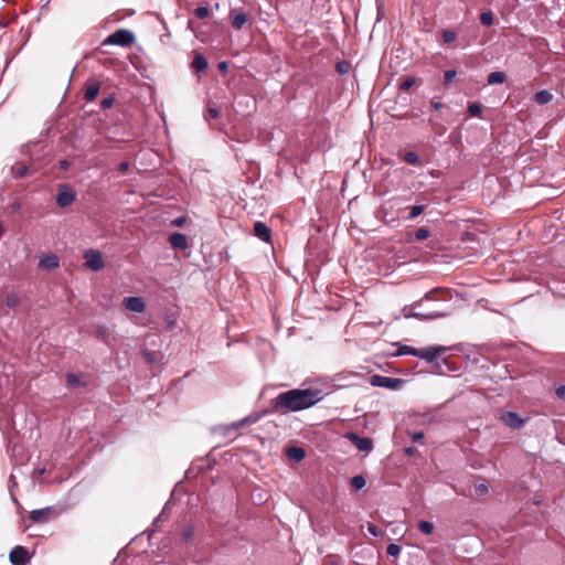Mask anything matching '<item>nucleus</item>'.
<instances>
[{
	"instance_id": "obj_34",
	"label": "nucleus",
	"mask_w": 565,
	"mask_h": 565,
	"mask_svg": "<svg viewBox=\"0 0 565 565\" xmlns=\"http://www.w3.org/2000/svg\"><path fill=\"white\" fill-rule=\"evenodd\" d=\"M429 235H430L429 231L425 227H420L415 232V238L417 241H424V239L428 238Z\"/></svg>"
},
{
	"instance_id": "obj_17",
	"label": "nucleus",
	"mask_w": 565,
	"mask_h": 565,
	"mask_svg": "<svg viewBox=\"0 0 565 565\" xmlns=\"http://www.w3.org/2000/svg\"><path fill=\"white\" fill-rule=\"evenodd\" d=\"M99 89H100V85L98 82H96V81L89 82L85 88V94H84L86 102H93L97 97Z\"/></svg>"
},
{
	"instance_id": "obj_26",
	"label": "nucleus",
	"mask_w": 565,
	"mask_h": 565,
	"mask_svg": "<svg viewBox=\"0 0 565 565\" xmlns=\"http://www.w3.org/2000/svg\"><path fill=\"white\" fill-rule=\"evenodd\" d=\"M480 22L481 24L486 25V26H490L493 24V14L491 11H483L481 14H480Z\"/></svg>"
},
{
	"instance_id": "obj_32",
	"label": "nucleus",
	"mask_w": 565,
	"mask_h": 565,
	"mask_svg": "<svg viewBox=\"0 0 565 565\" xmlns=\"http://www.w3.org/2000/svg\"><path fill=\"white\" fill-rule=\"evenodd\" d=\"M456 75H457V72H456V71H454V70H448V71H446V72L444 73V79H445V81H444V85H445L446 87H448V86H449V84L452 82V79L456 77Z\"/></svg>"
},
{
	"instance_id": "obj_21",
	"label": "nucleus",
	"mask_w": 565,
	"mask_h": 565,
	"mask_svg": "<svg viewBox=\"0 0 565 565\" xmlns=\"http://www.w3.org/2000/svg\"><path fill=\"white\" fill-rule=\"evenodd\" d=\"M552 98H553V95L546 89H542L534 95V100L539 105H545V104L550 103L552 100Z\"/></svg>"
},
{
	"instance_id": "obj_8",
	"label": "nucleus",
	"mask_w": 565,
	"mask_h": 565,
	"mask_svg": "<svg viewBox=\"0 0 565 565\" xmlns=\"http://www.w3.org/2000/svg\"><path fill=\"white\" fill-rule=\"evenodd\" d=\"M9 559L12 565H25L29 559V553L25 547L17 545L11 550Z\"/></svg>"
},
{
	"instance_id": "obj_51",
	"label": "nucleus",
	"mask_w": 565,
	"mask_h": 565,
	"mask_svg": "<svg viewBox=\"0 0 565 565\" xmlns=\"http://www.w3.org/2000/svg\"><path fill=\"white\" fill-rule=\"evenodd\" d=\"M218 67H220V70H221V71H226V70H227V64H226V62H221V63L218 64Z\"/></svg>"
},
{
	"instance_id": "obj_49",
	"label": "nucleus",
	"mask_w": 565,
	"mask_h": 565,
	"mask_svg": "<svg viewBox=\"0 0 565 565\" xmlns=\"http://www.w3.org/2000/svg\"><path fill=\"white\" fill-rule=\"evenodd\" d=\"M423 438H424L423 433H416L413 435V440H415V441H420Z\"/></svg>"
},
{
	"instance_id": "obj_22",
	"label": "nucleus",
	"mask_w": 565,
	"mask_h": 565,
	"mask_svg": "<svg viewBox=\"0 0 565 565\" xmlns=\"http://www.w3.org/2000/svg\"><path fill=\"white\" fill-rule=\"evenodd\" d=\"M287 456L290 458V459H294V460H297V461H300L302 460L305 457H306V451L303 448L301 447H290L288 450H287Z\"/></svg>"
},
{
	"instance_id": "obj_54",
	"label": "nucleus",
	"mask_w": 565,
	"mask_h": 565,
	"mask_svg": "<svg viewBox=\"0 0 565 565\" xmlns=\"http://www.w3.org/2000/svg\"><path fill=\"white\" fill-rule=\"evenodd\" d=\"M10 481H11V483H14V477L13 476H10Z\"/></svg>"
},
{
	"instance_id": "obj_33",
	"label": "nucleus",
	"mask_w": 565,
	"mask_h": 565,
	"mask_svg": "<svg viewBox=\"0 0 565 565\" xmlns=\"http://www.w3.org/2000/svg\"><path fill=\"white\" fill-rule=\"evenodd\" d=\"M387 555L388 556H393V557H396L399 555L401 553V546L395 544V543H391L388 546H387Z\"/></svg>"
},
{
	"instance_id": "obj_38",
	"label": "nucleus",
	"mask_w": 565,
	"mask_h": 565,
	"mask_svg": "<svg viewBox=\"0 0 565 565\" xmlns=\"http://www.w3.org/2000/svg\"><path fill=\"white\" fill-rule=\"evenodd\" d=\"M349 68H350V64L345 61H342V62H338L337 63V72L339 74H345L349 72Z\"/></svg>"
},
{
	"instance_id": "obj_14",
	"label": "nucleus",
	"mask_w": 565,
	"mask_h": 565,
	"mask_svg": "<svg viewBox=\"0 0 565 565\" xmlns=\"http://www.w3.org/2000/svg\"><path fill=\"white\" fill-rule=\"evenodd\" d=\"M171 247L184 250L189 247L186 236L182 233L175 232L169 236Z\"/></svg>"
},
{
	"instance_id": "obj_4",
	"label": "nucleus",
	"mask_w": 565,
	"mask_h": 565,
	"mask_svg": "<svg viewBox=\"0 0 565 565\" xmlns=\"http://www.w3.org/2000/svg\"><path fill=\"white\" fill-rule=\"evenodd\" d=\"M135 40L134 34L128 30H118L110 34L106 40L105 44H114V45H121L127 46L131 44Z\"/></svg>"
},
{
	"instance_id": "obj_24",
	"label": "nucleus",
	"mask_w": 565,
	"mask_h": 565,
	"mask_svg": "<svg viewBox=\"0 0 565 565\" xmlns=\"http://www.w3.org/2000/svg\"><path fill=\"white\" fill-rule=\"evenodd\" d=\"M426 204H417V205H413L412 207H409V214H408V220H414L416 218L417 216H419L424 210L426 209Z\"/></svg>"
},
{
	"instance_id": "obj_23",
	"label": "nucleus",
	"mask_w": 565,
	"mask_h": 565,
	"mask_svg": "<svg viewBox=\"0 0 565 565\" xmlns=\"http://www.w3.org/2000/svg\"><path fill=\"white\" fill-rule=\"evenodd\" d=\"M365 483H366L365 478L361 475L354 476L350 480V484H351L352 489H354V490L363 489L365 487Z\"/></svg>"
},
{
	"instance_id": "obj_42",
	"label": "nucleus",
	"mask_w": 565,
	"mask_h": 565,
	"mask_svg": "<svg viewBox=\"0 0 565 565\" xmlns=\"http://www.w3.org/2000/svg\"><path fill=\"white\" fill-rule=\"evenodd\" d=\"M114 99L111 97H106L102 100V108L108 109L113 106Z\"/></svg>"
},
{
	"instance_id": "obj_18",
	"label": "nucleus",
	"mask_w": 565,
	"mask_h": 565,
	"mask_svg": "<svg viewBox=\"0 0 565 565\" xmlns=\"http://www.w3.org/2000/svg\"><path fill=\"white\" fill-rule=\"evenodd\" d=\"M122 303L130 311L141 312V297H126Z\"/></svg>"
},
{
	"instance_id": "obj_35",
	"label": "nucleus",
	"mask_w": 565,
	"mask_h": 565,
	"mask_svg": "<svg viewBox=\"0 0 565 565\" xmlns=\"http://www.w3.org/2000/svg\"><path fill=\"white\" fill-rule=\"evenodd\" d=\"M194 14L199 19H205L209 17V9L205 6H200L195 9Z\"/></svg>"
},
{
	"instance_id": "obj_28",
	"label": "nucleus",
	"mask_w": 565,
	"mask_h": 565,
	"mask_svg": "<svg viewBox=\"0 0 565 565\" xmlns=\"http://www.w3.org/2000/svg\"><path fill=\"white\" fill-rule=\"evenodd\" d=\"M417 353H418V349H415V348L409 347V345H402V347H399V349L397 351V355L409 354V355L417 356Z\"/></svg>"
},
{
	"instance_id": "obj_10",
	"label": "nucleus",
	"mask_w": 565,
	"mask_h": 565,
	"mask_svg": "<svg viewBox=\"0 0 565 565\" xmlns=\"http://www.w3.org/2000/svg\"><path fill=\"white\" fill-rule=\"evenodd\" d=\"M500 419L510 428L518 429L522 427L524 420L515 412H503Z\"/></svg>"
},
{
	"instance_id": "obj_50",
	"label": "nucleus",
	"mask_w": 565,
	"mask_h": 565,
	"mask_svg": "<svg viewBox=\"0 0 565 565\" xmlns=\"http://www.w3.org/2000/svg\"><path fill=\"white\" fill-rule=\"evenodd\" d=\"M128 168H129L128 162H121L120 166H119V170L121 172H126L128 170Z\"/></svg>"
},
{
	"instance_id": "obj_37",
	"label": "nucleus",
	"mask_w": 565,
	"mask_h": 565,
	"mask_svg": "<svg viewBox=\"0 0 565 565\" xmlns=\"http://www.w3.org/2000/svg\"><path fill=\"white\" fill-rule=\"evenodd\" d=\"M456 39V33L450 30H444L443 31V40L445 43H451Z\"/></svg>"
},
{
	"instance_id": "obj_20",
	"label": "nucleus",
	"mask_w": 565,
	"mask_h": 565,
	"mask_svg": "<svg viewBox=\"0 0 565 565\" xmlns=\"http://www.w3.org/2000/svg\"><path fill=\"white\" fill-rule=\"evenodd\" d=\"M192 67L196 72H203L207 67V61L202 54H196L192 61Z\"/></svg>"
},
{
	"instance_id": "obj_5",
	"label": "nucleus",
	"mask_w": 565,
	"mask_h": 565,
	"mask_svg": "<svg viewBox=\"0 0 565 565\" xmlns=\"http://www.w3.org/2000/svg\"><path fill=\"white\" fill-rule=\"evenodd\" d=\"M84 260L85 266L93 271H98L104 267L102 253L97 249H87L84 253Z\"/></svg>"
},
{
	"instance_id": "obj_53",
	"label": "nucleus",
	"mask_w": 565,
	"mask_h": 565,
	"mask_svg": "<svg viewBox=\"0 0 565 565\" xmlns=\"http://www.w3.org/2000/svg\"><path fill=\"white\" fill-rule=\"evenodd\" d=\"M67 166H68L67 161H62V167L63 168H67Z\"/></svg>"
},
{
	"instance_id": "obj_19",
	"label": "nucleus",
	"mask_w": 565,
	"mask_h": 565,
	"mask_svg": "<svg viewBox=\"0 0 565 565\" xmlns=\"http://www.w3.org/2000/svg\"><path fill=\"white\" fill-rule=\"evenodd\" d=\"M507 81V75L503 72H491L487 77L489 85L503 84Z\"/></svg>"
},
{
	"instance_id": "obj_25",
	"label": "nucleus",
	"mask_w": 565,
	"mask_h": 565,
	"mask_svg": "<svg viewBox=\"0 0 565 565\" xmlns=\"http://www.w3.org/2000/svg\"><path fill=\"white\" fill-rule=\"evenodd\" d=\"M418 530L426 535H429L434 531V524L429 521H420L418 523Z\"/></svg>"
},
{
	"instance_id": "obj_7",
	"label": "nucleus",
	"mask_w": 565,
	"mask_h": 565,
	"mask_svg": "<svg viewBox=\"0 0 565 565\" xmlns=\"http://www.w3.org/2000/svg\"><path fill=\"white\" fill-rule=\"evenodd\" d=\"M347 438L360 450L370 452L373 449V440L369 437H361L355 433H349Z\"/></svg>"
},
{
	"instance_id": "obj_41",
	"label": "nucleus",
	"mask_w": 565,
	"mask_h": 565,
	"mask_svg": "<svg viewBox=\"0 0 565 565\" xmlns=\"http://www.w3.org/2000/svg\"><path fill=\"white\" fill-rule=\"evenodd\" d=\"M555 394L559 399L565 401V385H556Z\"/></svg>"
},
{
	"instance_id": "obj_43",
	"label": "nucleus",
	"mask_w": 565,
	"mask_h": 565,
	"mask_svg": "<svg viewBox=\"0 0 565 565\" xmlns=\"http://www.w3.org/2000/svg\"><path fill=\"white\" fill-rule=\"evenodd\" d=\"M185 224V217L180 216L171 221V225L175 227H181Z\"/></svg>"
},
{
	"instance_id": "obj_46",
	"label": "nucleus",
	"mask_w": 565,
	"mask_h": 565,
	"mask_svg": "<svg viewBox=\"0 0 565 565\" xmlns=\"http://www.w3.org/2000/svg\"><path fill=\"white\" fill-rule=\"evenodd\" d=\"M28 170H29V169H28V167H25V166L19 167V168L17 169V171H15V174H17V177H19V178H22V177H24V175H26V174H28Z\"/></svg>"
},
{
	"instance_id": "obj_30",
	"label": "nucleus",
	"mask_w": 565,
	"mask_h": 565,
	"mask_svg": "<svg viewBox=\"0 0 565 565\" xmlns=\"http://www.w3.org/2000/svg\"><path fill=\"white\" fill-rule=\"evenodd\" d=\"M404 161L408 164H417L419 162V158L416 152L408 151L404 154Z\"/></svg>"
},
{
	"instance_id": "obj_12",
	"label": "nucleus",
	"mask_w": 565,
	"mask_h": 565,
	"mask_svg": "<svg viewBox=\"0 0 565 565\" xmlns=\"http://www.w3.org/2000/svg\"><path fill=\"white\" fill-rule=\"evenodd\" d=\"M230 20H231V25L235 30H241L247 23L248 17H247V14H245L244 12H242L238 9H232L230 11Z\"/></svg>"
},
{
	"instance_id": "obj_48",
	"label": "nucleus",
	"mask_w": 565,
	"mask_h": 565,
	"mask_svg": "<svg viewBox=\"0 0 565 565\" xmlns=\"http://www.w3.org/2000/svg\"><path fill=\"white\" fill-rule=\"evenodd\" d=\"M431 106L435 110H440L444 107V105L437 100H431Z\"/></svg>"
},
{
	"instance_id": "obj_9",
	"label": "nucleus",
	"mask_w": 565,
	"mask_h": 565,
	"mask_svg": "<svg viewBox=\"0 0 565 565\" xmlns=\"http://www.w3.org/2000/svg\"><path fill=\"white\" fill-rule=\"evenodd\" d=\"M443 352H445L444 347H429L426 349H418L417 358L431 363L436 361Z\"/></svg>"
},
{
	"instance_id": "obj_13",
	"label": "nucleus",
	"mask_w": 565,
	"mask_h": 565,
	"mask_svg": "<svg viewBox=\"0 0 565 565\" xmlns=\"http://www.w3.org/2000/svg\"><path fill=\"white\" fill-rule=\"evenodd\" d=\"M58 257L53 253L42 255L39 260V267L45 270H52L58 267Z\"/></svg>"
},
{
	"instance_id": "obj_3",
	"label": "nucleus",
	"mask_w": 565,
	"mask_h": 565,
	"mask_svg": "<svg viewBox=\"0 0 565 565\" xmlns=\"http://www.w3.org/2000/svg\"><path fill=\"white\" fill-rule=\"evenodd\" d=\"M370 383L375 387H384L388 390H399L405 381L403 379L383 376L380 374L372 375L370 379Z\"/></svg>"
},
{
	"instance_id": "obj_40",
	"label": "nucleus",
	"mask_w": 565,
	"mask_h": 565,
	"mask_svg": "<svg viewBox=\"0 0 565 565\" xmlns=\"http://www.w3.org/2000/svg\"><path fill=\"white\" fill-rule=\"evenodd\" d=\"M441 316L443 315L437 313V312H433V313H428V315H423V313L416 312V313L412 315V317H417V318H423V319H436Z\"/></svg>"
},
{
	"instance_id": "obj_16",
	"label": "nucleus",
	"mask_w": 565,
	"mask_h": 565,
	"mask_svg": "<svg viewBox=\"0 0 565 565\" xmlns=\"http://www.w3.org/2000/svg\"><path fill=\"white\" fill-rule=\"evenodd\" d=\"M254 234L256 237L264 242H268L270 238V230L268 226L263 222H256L254 224Z\"/></svg>"
},
{
	"instance_id": "obj_15",
	"label": "nucleus",
	"mask_w": 565,
	"mask_h": 565,
	"mask_svg": "<svg viewBox=\"0 0 565 565\" xmlns=\"http://www.w3.org/2000/svg\"><path fill=\"white\" fill-rule=\"evenodd\" d=\"M259 418H260V415L257 413L249 414L248 416H246L237 422L232 423V425L230 427L237 430L244 426H249V425L257 423L259 420Z\"/></svg>"
},
{
	"instance_id": "obj_39",
	"label": "nucleus",
	"mask_w": 565,
	"mask_h": 565,
	"mask_svg": "<svg viewBox=\"0 0 565 565\" xmlns=\"http://www.w3.org/2000/svg\"><path fill=\"white\" fill-rule=\"evenodd\" d=\"M220 115L218 110L214 107H209L207 108V111H206V115H205V119L206 120H210V119H215L217 118Z\"/></svg>"
},
{
	"instance_id": "obj_44",
	"label": "nucleus",
	"mask_w": 565,
	"mask_h": 565,
	"mask_svg": "<svg viewBox=\"0 0 565 565\" xmlns=\"http://www.w3.org/2000/svg\"><path fill=\"white\" fill-rule=\"evenodd\" d=\"M476 492L479 495L486 494L488 492V486L484 483H480L476 486Z\"/></svg>"
},
{
	"instance_id": "obj_27",
	"label": "nucleus",
	"mask_w": 565,
	"mask_h": 565,
	"mask_svg": "<svg viewBox=\"0 0 565 565\" xmlns=\"http://www.w3.org/2000/svg\"><path fill=\"white\" fill-rule=\"evenodd\" d=\"M482 107L478 103H470L468 106V114L471 117H478L481 115Z\"/></svg>"
},
{
	"instance_id": "obj_45",
	"label": "nucleus",
	"mask_w": 565,
	"mask_h": 565,
	"mask_svg": "<svg viewBox=\"0 0 565 565\" xmlns=\"http://www.w3.org/2000/svg\"><path fill=\"white\" fill-rule=\"evenodd\" d=\"M367 530L374 536H380L382 533L381 530L374 524H369Z\"/></svg>"
},
{
	"instance_id": "obj_47",
	"label": "nucleus",
	"mask_w": 565,
	"mask_h": 565,
	"mask_svg": "<svg viewBox=\"0 0 565 565\" xmlns=\"http://www.w3.org/2000/svg\"><path fill=\"white\" fill-rule=\"evenodd\" d=\"M192 534H193V530L192 527H186L184 529L183 533H182V536L185 541H189L191 537H192Z\"/></svg>"
},
{
	"instance_id": "obj_1",
	"label": "nucleus",
	"mask_w": 565,
	"mask_h": 565,
	"mask_svg": "<svg viewBox=\"0 0 565 565\" xmlns=\"http://www.w3.org/2000/svg\"><path fill=\"white\" fill-rule=\"evenodd\" d=\"M320 392L312 388H294L278 394L273 399V408L280 413H291L307 409L319 401Z\"/></svg>"
},
{
	"instance_id": "obj_11",
	"label": "nucleus",
	"mask_w": 565,
	"mask_h": 565,
	"mask_svg": "<svg viewBox=\"0 0 565 565\" xmlns=\"http://www.w3.org/2000/svg\"><path fill=\"white\" fill-rule=\"evenodd\" d=\"M54 514L55 510L53 508H44L31 511L30 519L35 523H44L47 522Z\"/></svg>"
},
{
	"instance_id": "obj_2",
	"label": "nucleus",
	"mask_w": 565,
	"mask_h": 565,
	"mask_svg": "<svg viewBox=\"0 0 565 565\" xmlns=\"http://www.w3.org/2000/svg\"><path fill=\"white\" fill-rule=\"evenodd\" d=\"M146 365L149 366V371L152 376L158 375L163 369V355L160 351H146L143 350V370Z\"/></svg>"
},
{
	"instance_id": "obj_31",
	"label": "nucleus",
	"mask_w": 565,
	"mask_h": 565,
	"mask_svg": "<svg viewBox=\"0 0 565 565\" xmlns=\"http://www.w3.org/2000/svg\"><path fill=\"white\" fill-rule=\"evenodd\" d=\"M66 381L70 386H79L81 385V377L74 373H68L66 376Z\"/></svg>"
},
{
	"instance_id": "obj_29",
	"label": "nucleus",
	"mask_w": 565,
	"mask_h": 565,
	"mask_svg": "<svg viewBox=\"0 0 565 565\" xmlns=\"http://www.w3.org/2000/svg\"><path fill=\"white\" fill-rule=\"evenodd\" d=\"M19 301H20V298L14 292L8 294L6 297V305L9 308H14L19 303Z\"/></svg>"
},
{
	"instance_id": "obj_36",
	"label": "nucleus",
	"mask_w": 565,
	"mask_h": 565,
	"mask_svg": "<svg viewBox=\"0 0 565 565\" xmlns=\"http://www.w3.org/2000/svg\"><path fill=\"white\" fill-rule=\"evenodd\" d=\"M414 85H415V79H414L413 77H407V78H405V79L399 84V89H402V90H408V89H411Z\"/></svg>"
},
{
	"instance_id": "obj_6",
	"label": "nucleus",
	"mask_w": 565,
	"mask_h": 565,
	"mask_svg": "<svg viewBox=\"0 0 565 565\" xmlns=\"http://www.w3.org/2000/svg\"><path fill=\"white\" fill-rule=\"evenodd\" d=\"M76 198V193L72 190V188L64 183L58 186V193L56 195V204L60 207H66L71 205Z\"/></svg>"
},
{
	"instance_id": "obj_52",
	"label": "nucleus",
	"mask_w": 565,
	"mask_h": 565,
	"mask_svg": "<svg viewBox=\"0 0 565 565\" xmlns=\"http://www.w3.org/2000/svg\"><path fill=\"white\" fill-rule=\"evenodd\" d=\"M105 331H106L105 328H99L98 329V334L104 338L105 337Z\"/></svg>"
}]
</instances>
